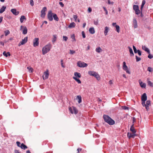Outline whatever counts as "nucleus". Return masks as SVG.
Listing matches in <instances>:
<instances>
[{
	"instance_id": "nucleus-39",
	"label": "nucleus",
	"mask_w": 153,
	"mask_h": 153,
	"mask_svg": "<svg viewBox=\"0 0 153 153\" xmlns=\"http://www.w3.org/2000/svg\"><path fill=\"white\" fill-rule=\"evenodd\" d=\"M121 108L123 109L124 110H128L129 109V108L126 106H123L121 107Z\"/></svg>"
},
{
	"instance_id": "nucleus-23",
	"label": "nucleus",
	"mask_w": 153,
	"mask_h": 153,
	"mask_svg": "<svg viewBox=\"0 0 153 153\" xmlns=\"http://www.w3.org/2000/svg\"><path fill=\"white\" fill-rule=\"evenodd\" d=\"M89 31L91 34H94L95 32L94 29V27H91L89 29Z\"/></svg>"
},
{
	"instance_id": "nucleus-21",
	"label": "nucleus",
	"mask_w": 153,
	"mask_h": 153,
	"mask_svg": "<svg viewBox=\"0 0 153 153\" xmlns=\"http://www.w3.org/2000/svg\"><path fill=\"white\" fill-rule=\"evenodd\" d=\"M134 124H133L131 126L130 128V130L132 132V133H135L136 132V131L134 129Z\"/></svg>"
},
{
	"instance_id": "nucleus-31",
	"label": "nucleus",
	"mask_w": 153,
	"mask_h": 153,
	"mask_svg": "<svg viewBox=\"0 0 153 153\" xmlns=\"http://www.w3.org/2000/svg\"><path fill=\"white\" fill-rule=\"evenodd\" d=\"M74 75L76 77H77L78 78H80L81 77V75L80 73L78 72H75L74 73Z\"/></svg>"
},
{
	"instance_id": "nucleus-16",
	"label": "nucleus",
	"mask_w": 153,
	"mask_h": 153,
	"mask_svg": "<svg viewBox=\"0 0 153 153\" xmlns=\"http://www.w3.org/2000/svg\"><path fill=\"white\" fill-rule=\"evenodd\" d=\"M147 99V97L146 96V94L144 93L142 95L141 97V100L142 101H146Z\"/></svg>"
},
{
	"instance_id": "nucleus-62",
	"label": "nucleus",
	"mask_w": 153,
	"mask_h": 153,
	"mask_svg": "<svg viewBox=\"0 0 153 153\" xmlns=\"http://www.w3.org/2000/svg\"><path fill=\"white\" fill-rule=\"evenodd\" d=\"M108 4H112L113 3V2H111L109 0H108Z\"/></svg>"
},
{
	"instance_id": "nucleus-30",
	"label": "nucleus",
	"mask_w": 153,
	"mask_h": 153,
	"mask_svg": "<svg viewBox=\"0 0 153 153\" xmlns=\"http://www.w3.org/2000/svg\"><path fill=\"white\" fill-rule=\"evenodd\" d=\"M20 147L22 149H26L27 148V147L26 145H24L23 143L21 144Z\"/></svg>"
},
{
	"instance_id": "nucleus-27",
	"label": "nucleus",
	"mask_w": 153,
	"mask_h": 153,
	"mask_svg": "<svg viewBox=\"0 0 153 153\" xmlns=\"http://www.w3.org/2000/svg\"><path fill=\"white\" fill-rule=\"evenodd\" d=\"M95 51L96 52L98 53L101 52L102 51V50L100 47L97 48L95 49Z\"/></svg>"
},
{
	"instance_id": "nucleus-46",
	"label": "nucleus",
	"mask_w": 153,
	"mask_h": 153,
	"mask_svg": "<svg viewBox=\"0 0 153 153\" xmlns=\"http://www.w3.org/2000/svg\"><path fill=\"white\" fill-rule=\"evenodd\" d=\"M30 3L31 6H33L34 5V3L33 0H30Z\"/></svg>"
},
{
	"instance_id": "nucleus-41",
	"label": "nucleus",
	"mask_w": 153,
	"mask_h": 153,
	"mask_svg": "<svg viewBox=\"0 0 153 153\" xmlns=\"http://www.w3.org/2000/svg\"><path fill=\"white\" fill-rule=\"evenodd\" d=\"M5 35V36H7L8 35L10 34V32L8 30H7L4 31Z\"/></svg>"
},
{
	"instance_id": "nucleus-22",
	"label": "nucleus",
	"mask_w": 153,
	"mask_h": 153,
	"mask_svg": "<svg viewBox=\"0 0 153 153\" xmlns=\"http://www.w3.org/2000/svg\"><path fill=\"white\" fill-rule=\"evenodd\" d=\"M109 31V28L108 27H105V30L104 31V34L105 36L108 34V33Z\"/></svg>"
},
{
	"instance_id": "nucleus-14",
	"label": "nucleus",
	"mask_w": 153,
	"mask_h": 153,
	"mask_svg": "<svg viewBox=\"0 0 153 153\" xmlns=\"http://www.w3.org/2000/svg\"><path fill=\"white\" fill-rule=\"evenodd\" d=\"M139 83L140 86L142 88H145L146 84L144 83H143L140 79L139 80Z\"/></svg>"
},
{
	"instance_id": "nucleus-12",
	"label": "nucleus",
	"mask_w": 153,
	"mask_h": 153,
	"mask_svg": "<svg viewBox=\"0 0 153 153\" xmlns=\"http://www.w3.org/2000/svg\"><path fill=\"white\" fill-rule=\"evenodd\" d=\"M49 73L48 70L46 71L44 73V75L42 76L43 79L44 80L47 79L48 77Z\"/></svg>"
},
{
	"instance_id": "nucleus-34",
	"label": "nucleus",
	"mask_w": 153,
	"mask_h": 153,
	"mask_svg": "<svg viewBox=\"0 0 153 153\" xmlns=\"http://www.w3.org/2000/svg\"><path fill=\"white\" fill-rule=\"evenodd\" d=\"M25 19H26V18H25V16H21L20 19V22L21 23L23 22L24 21V20Z\"/></svg>"
},
{
	"instance_id": "nucleus-33",
	"label": "nucleus",
	"mask_w": 153,
	"mask_h": 153,
	"mask_svg": "<svg viewBox=\"0 0 153 153\" xmlns=\"http://www.w3.org/2000/svg\"><path fill=\"white\" fill-rule=\"evenodd\" d=\"M145 3H146V1L145 0H143L142 1V4L141 5V8H140V9H141V10H142V9L143 8V7H144V4H145Z\"/></svg>"
},
{
	"instance_id": "nucleus-6",
	"label": "nucleus",
	"mask_w": 153,
	"mask_h": 153,
	"mask_svg": "<svg viewBox=\"0 0 153 153\" xmlns=\"http://www.w3.org/2000/svg\"><path fill=\"white\" fill-rule=\"evenodd\" d=\"M53 14L52 13L51 10H50L48 11L47 16L48 18L50 21H52L53 20Z\"/></svg>"
},
{
	"instance_id": "nucleus-48",
	"label": "nucleus",
	"mask_w": 153,
	"mask_h": 153,
	"mask_svg": "<svg viewBox=\"0 0 153 153\" xmlns=\"http://www.w3.org/2000/svg\"><path fill=\"white\" fill-rule=\"evenodd\" d=\"M148 57L149 59H151L153 58V56L149 53V55H148Z\"/></svg>"
},
{
	"instance_id": "nucleus-35",
	"label": "nucleus",
	"mask_w": 153,
	"mask_h": 153,
	"mask_svg": "<svg viewBox=\"0 0 153 153\" xmlns=\"http://www.w3.org/2000/svg\"><path fill=\"white\" fill-rule=\"evenodd\" d=\"M133 8L134 10L135 11L138 10L139 7L138 5H134L133 6Z\"/></svg>"
},
{
	"instance_id": "nucleus-8",
	"label": "nucleus",
	"mask_w": 153,
	"mask_h": 153,
	"mask_svg": "<svg viewBox=\"0 0 153 153\" xmlns=\"http://www.w3.org/2000/svg\"><path fill=\"white\" fill-rule=\"evenodd\" d=\"M39 39L37 38H35L33 40V45L34 47L38 46L39 44Z\"/></svg>"
},
{
	"instance_id": "nucleus-11",
	"label": "nucleus",
	"mask_w": 153,
	"mask_h": 153,
	"mask_svg": "<svg viewBox=\"0 0 153 153\" xmlns=\"http://www.w3.org/2000/svg\"><path fill=\"white\" fill-rule=\"evenodd\" d=\"M27 41V37H25L24 39H22V41L20 42L18 44L19 46H20L22 45H23L25 44Z\"/></svg>"
},
{
	"instance_id": "nucleus-44",
	"label": "nucleus",
	"mask_w": 153,
	"mask_h": 153,
	"mask_svg": "<svg viewBox=\"0 0 153 153\" xmlns=\"http://www.w3.org/2000/svg\"><path fill=\"white\" fill-rule=\"evenodd\" d=\"M133 50H134V53H137V49H136V47H135V46H134V45H133Z\"/></svg>"
},
{
	"instance_id": "nucleus-24",
	"label": "nucleus",
	"mask_w": 153,
	"mask_h": 153,
	"mask_svg": "<svg viewBox=\"0 0 153 153\" xmlns=\"http://www.w3.org/2000/svg\"><path fill=\"white\" fill-rule=\"evenodd\" d=\"M128 48L129 49L131 56H134V53H133V50H132V48L129 46L128 47Z\"/></svg>"
},
{
	"instance_id": "nucleus-10",
	"label": "nucleus",
	"mask_w": 153,
	"mask_h": 153,
	"mask_svg": "<svg viewBox=\"0 0 153 153\" xmlns=\"http://www.w3.org/2000/svg\"><path fill=\"white\" fill-rule=\"evenodd\" d=\"M47 10L46 7H43L41 11V16L42 17L44 18L45 15V12Z\"/></svg>"
},
{
	"instance_id": "nucleus-9",
	"label": "nucleus",
	"mask_w": 153,
	"mask_h": 153,
	"mask_svg": "<svg viewBox=\"0 0 153 153\" xmlns=\"http://www.w3.org/2000/svg\"><path fill=\"white\" fill-rule=\"evenodd\" d=\"M21 30H22V33L24 34H26L27 33V29L26 27L21 26L20 27Z\"/></svg>"
},
{
	"instance_id": "nucleus-49",
	"label": "nucleus",
	"mask_w": 153,
	"mask_h": 153,
	"mask_svg": "<svg viewBox=\"0 0 153 153\" xmlns=\"http://www.w3.org/2000/svg\"><path fill=\"white\" fill-rule=\"evenodd\" d=\"M75 52L74 51L70 50V53L71 54H73L75 53Z\"/></svg>"
},
{
	"instance_id": "nucleus-5",
	"label": "nucleus",
	"mask_w": 153,
	"mask_h": 153,
	"mask_svg": "<svg viewBox=\"0 0 153 153\" xmlns=\"http://www.w3.org/2000/svg\"><path fill=\"white\" fill-rule=\"evenodd\" d=\"M69 109L70 111L72 114H76L78 112L76 108L74 107H70Z\"/></svg>"
},
{
	"instance_id": "nucleus-36",
	"label": "nucleus",
	"mask_w": 153,
	"mask_h": 153,
	"mask_svg": "<svg viewBox=\"0 0 153 153\" xmlns=\"http://www.w3.org/2000/svg\"><path fill=\"white\" fill-rule=\"evenodd\" d=\"M115 27L116 28V30L118 33L120 32V27L119 25H115Z\"/></svg>"
},
{
	"instance_id": "nucleus-25",
	"label": "nucleus",
	"mask_w": 153,
	"mask_h": 153,
	"mask_svg": "<svg viewBox=\"0 0 153 153\" xmlns=\"http://www.w3.org/2000/svg\"><path fill=\"white\" fill-rule=\"evenodd\" d=\"M75 23L74 22H73L70 24V25H69V26H68V27L69 28H71L75 27Z\"/></svg>"
},
{
	"instance_id": "nucleus-20",
	"label": "nucleus",
	"mask_w": 153,
	"mask_h": 153,
	"mask_svg": "<svg viewBox=\"0 0 153 153\" xmlns=\"http://www.w3.org/2000/svg\"><path fill=\"white\" fill-rule=\"evenodd\" d=\"M76 100H78L79 103H80L82 102V97L80 95L77 96L76 98Z\"/></svg>"
},
{
	"instance_id": "nucleus-1",
	"label": "nucleus",
	"mask_w": 153,
	"mask_h": 153,
	"mask_svg": "<svg viewBox=\"0 0 153 153\" xmlns=\"http://www.w3.org/2000/svg\"><path fill=\"white\" fill-rule=\"evenodd\" d=\"M103 118L104 121L109 125H113L115 123V121L108 115H104Z\"/></svg>"
},
{
	"instance_id": "nucleus-37",
	"label": "nucleus",
	"mask_w": 153,
	"mask_h": 153,
	"mask_svg": "<svg viewBox=\"0 0 153 153\" xmlns=\"http://www.w3.org/2000/svg\"><path fill=\"white\" fill-rule=\"evenodd\" d=\"M56 35H53V38L52 39V42H54L56 41Z\"/></svg>"
},
{
	"instance_id": "nucleus-53",
	"label": "nucleus",
	"mask_w": 153,
	"mask_h": 153,
	"mask_svg": "<svg viewBox=\"0 0 153 153\" xmlns=\"http://www.w3.org/2000/svg\"><path fill=\"white\" fill-rule=\"evenodd\" d=\"M137 53H138L139 56H140L141 55V52L140 50H138Z\"/></svg>"
},
{
	"instance_id": "nucleus-3",
	"label": "nucleus",
	"mask_w": 153,
	"mask_h": 153,
	"mask_svg": "<svg viewBox=\"0 0 153 153\" xmlns=\"http://www.w3.org/2000/svg\"><path fill=\"white\" fill-rule=\"evenodd\" d=\"M88 74L91 76H92L96 78L97 80H100V77L99 75L95 71H89L88 72Z\"/></svg>"
},
{
	"instance_id": "nucleus-2",
	"label": "nucleus",
	"mask_w": 153,
	"mask_h": 153,
	"mask_svg": "<svg viewBox=\"0 0 153 153\" xmlns=\"http://www.w3.org/2000/svg\"><path fill=\"white\" fill-rule=\"evenodd\" d=\"M51 48V45L50 44H48V45L43 47L42 49V54L45 55L48 52Z\"/></svg>"
},
{
	"instance_id": "nucleus-60",
	"label": "nucleus",
	"mask_w": 153,
	"mask_h": 153,
	"mask_svg": "<svg viewBox=\"0 0 153 153\" xmlns=\"http://www.w3.org/2000/svg\"><path fill=\"white\" fill-rule=\"evenodd\" d=\"M136 121V119L134 117H133V123L134 124V123Z\"/></svg>"
},
{
	"instance_id": "nucleus-64",
	"label": "nucleus",
	"mask_w": 153,
	"mask_h": 153,
	"mask_svg": "<svg viewBox=\"0 0 153 153\" xmlns=\"http://www.w3.org/2000/svg\"><path fill=\"white\" fill-rule=\"evenodd\" d=\"M112 25L113 26H115L116 25V23H113L112 24Z\"/></svg>"
},
{
	"instance_id": "nucleus-17",
	"label": "nucleus",
	"mask_w": 153,
	"mask_h": 153,
	"mask_svg": "<svg viewBox=\"0 0 153 153\" xmlns=\"http://www.w3.org/2000/svg\"><path fill=\"white\" fill-rule=\"evenodd\" d=\"M150 101L149 100H148L146 102V108L147 111L149 109V106L150 105Z\"/></svg>"
},
{
	"instance_id": "nucleus-45",
	"label": "nucleus",
	"mask_w": 153,
	"mask_h": 153,
	"mask_svg": "<svg viewBox=\"0 0 153 153\" xmlns=\"http://www.w3.org/2000/svg\"><path fill=\"white\" fill-rule=\"evenodd\" d=\"M103 8L105 12V14H106V15H108V11L107 10H106V9L105 8V7H103Z\"/></svg>"
},
{
	"instance_id": "nucleus-18",
	"label": "nucleus",
	"mask_w": 153,
	"mask_h": 153,
	"mask_svg": "<svg viewBox=\"0 0 153 153\" xmlns=\"http://www.w3.org/2000/svg\"><path fill=\"white\" fill-rule=\"evenodd\" d=\"M133 23L134 25V28H136L137 27V20L135 18L133 19Z\"/></svg>"
},
{
	"instance_id": "nucleus-51",
	"label": "nucleus",
	"mask_w": 153,
	"mask_h": 153,
	"mask_svg": "<svg viewBox=\"0 0 153 153\" xmlns=\"http://www.w3.org/2000/svg\"><path fill=\"white\" fill-rule=\"evenodd\" d=\"M73 18L75 19V21L76 22L77 21V16L76 15H74Z\"/></svg>"
},
{
	"instance_id": "nucleus-26",
	"label": "nucleus",
	"mask_w": 153,
	"mask_h": 153,
	"mask_svg": "<svg viewBox=\"0 0 153 153\" xmlns=\"http://www.w3.org/2000/svg\"><path fill=\"white\" fill-rule=\"evenodd\" d=\"M4 56L7 57L8 56H10V54L9 52H6V51H4L3 53Z\"/></svg>"
},
{
	"instance_id": "nucleus-58",
	"label": "nucleus",
	"mask_w": 153,
	"mask_h": 153,
	"mask_svg": "<svg viewBox=\"0 0 153 153\" xmlns=\"http://www.w3.org/2000/svg\"><path fill=\"white\" fill-rule=\"evenodd\" d=\"M59 5L62 7H63L64 6V5L61 2H59Z\"/></svg>"
},
{
	"instance_id": "nucleus-7",
	"label": "nucleus",
	"mask_w": 153,
	"mask_h": 153,
	"mask_svg": "<svg viewBox=\"0 0 153 153\" xmlns=\"http://www.w3.org/2000/svg\"><path fill=\"white\" fill-rule=\"evenodd\" d=\"M123 69L126 71V72L128 74H130V72L128 69V68L126 65V64L125 62H123Z\"/></svg>"
},
{
	"instance_id": "nucleus-47",
	"label": "nucleus",
	"mask_w": 153,
	"mask_h": 153,
	"mask_svg": "<svg viewBox=\"0 0 153 153\" xmlns=\"http://www.w3.org/2000/svg\"><path fill=\"white\" fill-rule=\"evenodd\" d=\"M142 101V105L144 107L145 106L146 107V104H145V102H146V101Z\"/></svg>"
},
{
	"instance_id": "nucleus-15",
	"label": "nucleus",
	"mask_w": 153,
	"mask_h": 153,
	"mask_svg": "<svg viewBox=\"0 0 153 153\" xmlns=\"http://www.w3.org/2000/svg\"><path fill=\"white\" fill-rule=\"evenodd\" d=\"M135 133H133L132 134H131V133L128 132L127 133L128 137L129 138L131 137L134 138L136 135Z\"/></svg>"
},
{
	"instance_id": "nucleus-28",
	"label": "nucleus",
	"mask_w": 153,
	"mask_h": 153,
	"mask_svg": "<svg viewBox=\"0 0 153 153\" xmlns=\"http://www.w3.org/2000/svg\"><path fill=\"white\" fill-rule=\"evenodd\" d=\"M6 8V7L4 6H2L0 10V13H3L5 10Z\"/></svg>"
},
{
	"instance_id": "nucleus-38",
	"label": "nucleus",
	"mask_w": 153,
	"mask_h": 153,
	"mask_svg": "<svg viewBox=\"0 0 153 153\" xmlns=\"http://www.w3.org/2000/svg\"><path fill=\"white\" fill-rule=\"evenodd\" d=\"M27 68L28 69L30 73H32L33 72V69L31 67H27Z\"/></svg>"
},
{
	"instance_id": "nucleus-29",
	"label": "nucleus",
	"mask_w": 153,
	"mask_h": 153,
	"mask_svg": "<svg viewBox=\"0 0 153 153\" xmlns=\"http://www.w3.org/2000/svg\"><path fill=\"white\" fill-rule=\"evenodd\" d=\"M53 17L54 20L58 21L59 20V18L56 14H53Z\"/></svg>"
},
{
	"instance_id": "nucleus-50",
	"label": "nucleus",
	"mask_w": 153,
	"mask_h": 153,
	"mask_svg": "<svg viewBox=\"0 0 153 153\" xmlns=\"http://www.w3.org/2000/svg\"><path fill=\"white\" fill-rule=\"evenodd\" d=\"M135 11V13L137 15L139 14L140 13V10L139 9Z\"/></svg>"
},
{
	"instance_id": "nucleus-55",
	"label": "nucleus",
	"mask_w": 153,
	"mask_h": 153,
	"mask_svg": "<svg viewBox=\"0 0 153 153\" xmlns=\"http://www.w3.org/2000/svg\"><path fill=\"white\" fill-rule=\"evenodd\" d=\"M61 66H62V67L63 68H65V66L63 65V60H62V59H61Z\"/></svg>"
},
{
	"instance_id": "nucleus-40",
	"label": "nucleus",
	"mask_w": 153,
	"mask_h": 153,
	"mask_svg": "<svg viewBox=\"0 0 153 153\" xmlns=\"http://www.w3.org/2000/svg\"><path fill=\"white\" fill-rule=\"evenodd\" d=\"M148 83L149 85H150V86H151L152 87H153V84L150 81H148Z\"/></svg>"
},
{
	"instance_id": "nucleus-4",
	"label": "nucleus",
	"mask_w": 153,
	"mask_h": 153,
	"mask_svg": "<svg viewBox=\"0 0 153 153\" xmlns=\"http://www.w3.org/2000/svg\"><path fill=\"white\" fill-rule=\"evenodd\" d=\"M77 65L80 68H84L88 66L87 64L84 62H81L80 61L79 62L77 63Z\"/></svg>"
},
{
	"instance_id": "nucleus-56",
	"label": "nucleus",
	"mask_w": 153,
	"mask_h": 153,
	"mask_svg": "<svg viewBox=\"0 0 153 153\" xmlns=\"http://www.w3.org/2000/svg\"><path fill=\"white\" fill-rule=\"evenodd\" d=\"M94 24L96 25H97L98 24V20H97V21H94Z\"/></svg>"
},
{
	"instance_id": "nucleus-52",
	"label": "nucleus",
	"mask_w": 153,
	"mask_h": 153,
	"mask_svg": "<svg viewBox=\"0 0 153 153\" xmlns=\"http://www.w3.org/2000/svg\"><path fill=\"white\" fill-rule=\"evenodd\" d=\"M63 39L65 41H66L68 39V37L67 36H63Z\"/></svg>"
},
{
	"instance_id": "nucleus-19",
	"label": "nucleus",
	"mask_w": 153,
	"mask_h": 153,
	"mask_svg": "<svg viewBox=\"0 0 153 153\" xmlns=\"http://www.w3.org/2000/svg\"><path fill=\"white\" fill-rule=\"evenodd\" d=\"M142 48L143 50L147 52L148 53H150L149 49L147 48L146 46H142Z\"/></svg>"
},
{
	"instance_id": "nucleus-13",
	"label": "nucleus",
	"mask_w": 153,
	"mask_h": 153,
	"mask_svg": "<svg viewBox=\"0 0 153 153\" xmlns=\"http://www.w3.org/2000/svg\"><path fill=\"white\" fill-rule=\"evenodd\" d=\"M11 11L12 13L15 15H17L19 13V11H17L16 9H12L11 10Z\"/></svg>"
},
{
	"instance_id": "nucleus-43",
	"label": "nucleus",
	"mask_w": 153,
	"mask_h": 153,
	"mask_svg": "<svg viewBox=\"0 0 153 153\" xmlns=\"http://www.w3.org/2000/svg\"><path fill=\"white\" fill-rule=\"evenodd\" d=\"M136 61L137 62H139L141 60V58L138 57L137 56H135Z\"/></svg>"
},
{
	"instance_id": "nucleus-57",
	"label": "nucleus",
	"mask_w": 153,
	"mask_h": 153,
	"mask_svg": "<svg viewBox=\"0 0 153 153\" xmlns=\"http://www.w3.org/2000/svg\"><path fill=\"white\" fill-rule=\"evenodd\" d=\"M16 144L17 146L19 147H20V143L19 142V141H17L16 142Z\"/></svg>"
},
{
	"instance_id": "nucleus-54",
	"label": "nucleus",
	"mask_w": 153,
	"mask_h": 153,
	"mask_svg": "<svg viewBox=\"0 0 153 153\" xmlns=\"http://www.w3.org/2000/svg\"><path fill=\"white\" fill-rule=\"evenodd\" d=\"M82 34L83 37V38H85V34L84 31H82Z\"/></svg>"
},
{
	"instance_id": "nucleus-59",
	"label": "nucleus",
	"mask_w": 153,
	"mask_h": 153,
	"mask_svg": "<svg viewBox=\"0 0 153 153\" xmlns=\"http://www.w3.org/2000/svg\"><path fill=\"white\" fill-rule=\"evenodd\" d=\"M91 11H92V10H91V8L90 7H88V12L90 13L91 12Z\"/></svg>"
},
{
	"instance_id": "nucleus-32",
	"label": "nucleus",
	"mask_w": 153,
	"mask_h": 153,
	"mask_svg": "<svg viewBox=\"0 0 153 153\" xmlns=\"http://www.w3.org/2000/svg\"><path fill=\"white\" fill-rule=\"evenodd\" d=\"M73 78L79 84H80L81 83L80 80L78 79H77L76 77H73Z\"/></svg>"
},
{
	"instance_id": "nucleus-61",
	"label": "nucleus",
	"mask_w": 153,
	"mask_h": 153,
	"mask_svg": "<svg viewBox=\"0 0 153 153\" xmlns=\"http://www.w3.org/2000/svg\"><path fill=\"white\" fill-rule=\"evenodd\" d=\"M81 150H82V149H77V153H79V151H81Z\"/></svg>"
},
{
	"instance_id": "nucleus-63",
	"label": "nucleus",
	"mask_w": 153,
	"mask_h": 153,
	"mask_svg": "<svg viewBox=\"0 0 153 153\" xmlns=\"http://www.w3.org/2000/svg\"><path fill=\"white\" fill-rule=\"evenodd\" d=\"M3 18V17H0V23L2 22Z\"/></svg>"
},
{
	"instance_id": "nucleus-42",
	"label": "nucleus",
	"mask_w": 153,
	"mask_h": 153,
	"mask_svg": "<svg viewBox=\"0 0 153 153\" xmlns=\"http://www.w3.org/2000/svg\"><path fill=\"white\" fill-rule=\"evenodd\" d=\"M147 71L150 72H152L153 71V69L151 67H148L147 68Z\"/></svg>"
}]
</instances>
